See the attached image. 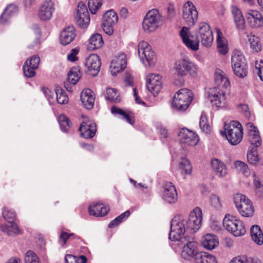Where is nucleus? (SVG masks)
<instances>
[{
  "mask_svg": "<svg viewBox=\"0 0 263 263\" xmlns=\"http://www.w3.org/2000/svg\"><path fill=\"white\" fill-rule=\"evenodd\" d=\"M55 4L52 0H45L40 5L37 15L39 18L43 21L51 19L55 11Z\"/></svg>",
  "mask_w": 263,
  "mask_h": 263,
  "instance_id": "obj_13",
  "label": "nucleus"
},
{
  "mask_svg": "<svg viewBox=\"0 0 263 263\" xmlns=\"http://www.w3.org/2000/svg\"><path fill=\"white\" fill-rule=\"evenodd\" d=\"M18 12V8L13 4L8 5L0 17V23H7L10 18L15 15Z\"/></svg>",
  "mask_w": 263,
  "mask_h": 263,
  "instance_id": "obj_31",
  "label": "nucleus"
},
{
  "mask_svg": "<svg viewBox=\"0 0 263 263\" xmlns=\"http://www.w3.org/2000/svg\"><path fill=\"white\" fill-rule=\"evenodd\" d=\"M28 62H25L23 66L24 76L27 78H32L35 74V68H33L28 65Z\"/></svg>",
  "mask_w": 263,
  "mask_h": 263,
  "instance_id": "obj_52",
  "label": "nucleus"
},
{
  "mask_svg": "<svg viewBox=\"0 0 263 263\" xmlns=\"http://www.w3.org/2000/svg\"><path fill=\"white\" fill-rule=\"evenodd\" d=\"M76 20L77 24L81 28H86L90 22L89 14L84 3L81 2L77 7Z\"/></svg>",
  "mask_w": 263,
  "mask_h": 263,
  "instance_id": "obj_17",
  "label": "nucleus"
},
{
  "mask_svg": "<svg viewBox=\"0 0 263 263\" xmlns=\"http://www.w3.org/2000/svg\"><path fill=\"white\" fill-rule=\"evenodd\" d=\"M247 20L250 26L254 28L263 26V16L256 10H250L246 14Z\"/></svg>",
  "mask_w": 263,
  "mask_h": 263,
  "instance_id": "obj_21",
  "label": "nucleus"
},
{
  "mask_svg": "<svg viewBox=\"0 0 263 263\" xmlns=\"http://www.w3.org/2000/svg\"><path fill=\"white\" fill-rule=\"evenodd\" d=\"M75 37L74 28L73 26H68L61 32L60 41L62 44L67 45L70 43Z\"/></svg>",
  "mask_w": 263,
  "mask_h": 263,
  "instance_id": "obj_27",
  "label": "nucleus"
},
{
  "mask_svg": "<svg viewBox=\"0 0 263 263\" xmlns=\"http://www.w3.org/2000/svg\"><path fill=\"white\" fill-rule=\"evenodd\" d=\"M118 21V17L114 10L107 11L103 15V24L115 25Z\"/></svg>",
  "mask_w": 263,
  "mask_h": 263,
  "instance_id": "obj_39",
  "label": "nucleus"
},
{
  "mask_svg": "<svg viewBox=\"0 0 263 263\" xmlns=\"http://www.w3.org/2000/svg\"><path fill=\"white\" fill-rule=\"evenodd\" d=\"M186 229L195 233L201 227L202 211L198 208H195L190 214L187 219H185Z\"/></svg>",
  "mask_w": 263,
  "mask_h": 263,
  "instance_id": "obj_12",
  "label": "nucleus"
},
{
  "mask_svg": "<svg viewBox=\"0 0 263 263\" xmlns=\"http://www.w3.org/2000/svg\"><path fill=\"white\" fill-rule=\"evenodd\" d=\"M250 234L252 240L256 243L258 245L263 244V233L258 226H252L250 229Z\"/></svg>",
  "mask_w": 263,
  "mask_h": 263,
  "instance_id": "obj_33",
  "label": "nucleus"
},
{
  "mask_svg": "<svg viewBox=\"0 0 263 263\" xmlns=\"http://www.w3.org/2000/svg\"><path fill=\"white\" fill-rule=\"evenodd\" d=\"M235 166L237 171L241 173L244 176L248 177L250 174V171L247 164L240 161L235 162Z\"/></svg>",
  "mask_w": 263,
  "mask_h": 263,
  "instance_id": "obj_46",
  "label": "nucleus"
},
{
  "mask_svg": "<svg viewBox=\"0 0 263 263\" xmlns=\"http://www.w3.org/2000/svg\"><path fill=\"white\" fill-rule=\"evenodd\" d=\"M103 44L104 42L101 35L96 33L93 34L89 39L88 48L90 50H95L101 47Z\"/></svg>",
  "mask_w": 263,
  "mask_h": 263,
  "instance_id": "obj_38",
  "label": "nucleus"
},
{
  "mask_svg": "<svg viewBox=\"0 0 263 263\" xmlns=\"http://www.w3.org/2000/svg\"><path fill=\"white\" fill-rule=\"evenodd\" d=\"M133 90L134 96L135 97V100L136 102L139 104H141V105H145V103L138 96L136 88H133Z\"/></svg>",
  "mask_w": 263,
  "mask_h": 263,
  "instance_id": "obj_63",
  "label": "nucleus"
},
{
  "mask_svg": "<svg viewBox=\"0 0 263 263\" xmlns=\"http://www.w3.org/2000/svg\"><path fill=\"white\" fill-rule=\"evenodd\" d=\"M224 133L229 142L236 145L242 140L243 128L241 124L237 121H232L224 125Z\"/></svg>",
  "mask_w": 263,
  "mask_h": 263,
  "instance_id": "obj_5",
  "label": "nucleus"
},
{
  "mask_svg": "<svg viewBox=\"0 0 263 263\" xmlns=\"http://www.w3.org/2000/svg\"><path fill=\"white\" fill-rule=\"evenodd\" d=\"M105 96V99L110 102L118 103L121 101L120 93L115 88H106Z\"/></svg>",
  "mask_w": 263,
  "mask_h": 263,
  "instance_id": "obj_36",
  "label": "nucleus"
},
{
  "mask_svg": "<svg viewBox=\"0 0 263 263\" xmlns=\"http://www.w3.org/2000/svg\"><path fill=\"white\" fill-rule=\"evenodd\" d=\"M114 25H106V24H103V29L105 32L109 35H111L113 32L112 27Z\"/></svg>",
  "mask_w": 263,
  "mask_h": 263,
  "instance_id": "obj_64",
  "label": "nucleus"
},
{
  "mask_svg": "<svg viewBox=\"0 0 263 263\" xmlns=\"http://www.w3.org/2000/svg\"><path fill=\"white\" fill-rule=\"evenodd\" d=\"M173 68L175 73L181 77H184L187 74L192 77H195L197 76L198 70L197 66L186 58L177 60Z\"/></svg>",
  "mask_w": 263,
  "mask_h": 263,
  "instance_id": "obj_4",
  "label": "nucleus"
},
{
  "mask_svg": "<svg viewBox=\"0 0 263 263\" xmlns=\"http://www.w3.org/2000/svg\"><path fill=\"white\" fill-rule=\"evenodd\" d=\"M96 130V124L91 122H83L79 127L81 135L86 139L92 138L95 136Z\"/></svg>",
  "mask_w": 263,
  "mask_h": 263,
  "instance_id": "obj_23",
  "label": "nucleus"
},
{
  "mask_svg": "<svg viewBox=\"0 0 263 263\" xmlns=\"http://www.w3.org/2000/svg\"><path fill=\"white\" fill-rule=\"evenodd\" d=\"M234 199L235 205L242 216L249 217L253 216L254 207L250 200L245 195L237 194Z\"/></svg>",
  "mask_w": 263,
  "mask_h": 263,
  "instance_id": "obj_10",
  "label": "nucleus"
},
{
  "mask_svg": "<svg viewBox=\"0 0 263 263\" xmlns=\"http://www.w3.org/2000/svg\"><path fill=\"white\" fill-rule=\"evenodd\" d=\"M212 169L215 175L218 177H224L227 174L226 165L222 161L214 159L211 161Z\"/></svg>",
  "mask_w": 263,
  "mask_h": 263,
  "instance_id": "obj_28",
  "label": "nucleus"
},
{
  "mask_svg": "<svg viewBox=\"0 0 263 263\" xmlns=\"http://www.w3.org/2000/svg\"><path fill=\"white\" fill-rule=\"evenodd\" d=\"M199 126L203 132L206 133H208L210 132L211 127L208 123L206 116L204 112H202L201 115Z\"/></svg>",
  "mask_w": 263,
  "mask_h": 263,
  "instance_id": "obj_49",
  "label": "nucleus"
},
{
  "mask_svg": "<svg viewBox=\"0 0 263 263\" xmlns=\"http://www.w3.org/2000/svg\"><path fill=\"white\" fill-rule=\"evenodd\" d=\"M180 35L186 46L193 51L199 49V41L205 47H210L213 42V35L208 24L202 22L199 25L197 36H194L189 28L183 27L180 31Z\"/></svg>",
  "mask_w": 263,
  "mask_h": 263,
  "instance_id": "obj_1",
  "label": "nucleus"
},
{
  "mask_svg": "<svg viewBox=\"0 0 263 263\" xmlns=\"http://www.w3.org/2000/svg\"><path fill=\"white\" fill-rule=\"evenodd\" d=\"M80 99L83 105L86 109L90 110L93 107L95 95L90 89L83 90L81 93Z\"/></svg>",
  "mask_w": 263,
  "mask_h": 263,
  "instance_id": "obj_24",
  "label": "nucleus"
},
{
  "mask_svg": "<svg viewBox=\"0 0 263 263\" xmlns=\"http://www.w3.org/2000/svg\"><path fill=\"white\" fill-rule=\"evenodd\" d=\"M162 197L163 199L168 203H174L177 201V193L175 185L172 183L170 182L165 183Z\"/></svg>",
  "mask_w": 263,
  "mask_h": 263,
  "instance_id": "obj_20",
  "label": "nucleus"
},
{
  "mask_svg": "<svg viewBox=\"0 0 263 263\" xmlns=\"http://www.w3.org/2000/svg\"><path fill=\"white\" fill-rule=\"evenodd\" d=\"M201 242L205 249L210 250L215 249L219 244L217 237L211 234H207L204 235L202 237Z\"/></svg>",
  "mask_w": 263,
  "mask_h": 263,
  "instance_id": "obj_30",
  "label": "nucleus"
},
{
  "mask_svg": "<svg viewBox=\"0 0 263 263\" xmlns=\"http://www.w3.org/2000/svg\"><path fill=\"white\" fill-rule=\"evenodd\" d=\"M180 142L183 148L185 145L194 146L199 141V137L195 133L186 128H182L178 134Z\"/></svg>",
  "mask_w": 263,
  "mask_h": 263,
  "instance_id": "obj_15",
  "label": "nucleus"
},
{
  "mask_svg": "<svg viewBox=\"0 0 263 263\" xmlns=\"http://www.w3.org/2000/svg\"><path fill=\"white\" fill-rule=\"evenodd\" d=\"M249 130V141L251 144L255 147H258L261 145V140L258 130L252 123L247 125Z\"/></svg>",
  "mask_w": 263,
  "mask_h": 263,
  "instance_id": "obj_25",
  "label": "nucleus"
},
{
  "mask_svg": "<svg viewBox=\"0 0 263 263\" xmlns=\"http://www.w3.org/2000/svg\"><path fill=\"white\" fill-rule=\"evenodd\" d=\"M0 230L8 235H18L21 233L17 224L13 222H9L8 224H0Z\"/></svg>",
  "mask_w": 263,
  "mask_h": 263,
  "instance_id": "obj_32",
  "label": "nucleus"
},
{
  "mask_svg": "<svg viewBox=\"0 0 263 263\" xmlns=\"http://www.w3.org/2000/svg\"><path fill=\"white\" fill-rule=\"evenodd\" d=\"M214 77L215 83L217 86L209 89L206 95L213 105L219 107L224 103L226 89L230 87V83L224 72L220 70L216 71Z\"/></svg>",
  "mask_w": 263,
  "mask_h": 263,
  "instance_id": "obj_2",
  "label": "nucleus"
},
{
  "mask_svg": "<svg viewBox=\"0 0 263 263\" xmlns=\"http://www.w3.org/2000/svg\"><path fill=\"white\" fill-rule=\"evenodd\" d=\"M238 108L239 111L243 114L247 118H249L250 116L249 111V107L247 104H240L238 106Z\"/></svg>",
  "mask_w": 263,
  "mask_h": 263,
  "instance_id": "obj_59",
  "label": "nucleus"
},
{
  "mask_svg": "<svg viewBox=\"0 0 263 263\" xmlns=\"http://www.w3.org/2000/svg\"><path fill=\"white\" fill-rule=\"evenodd\" d=\"M182 242L185 243L181 252V256L185 259L192 258L195 259L197 254L200 252L198 250V244L196 242L190 240L189 238H184Z\"/></svg>",
  "mask_w": 263,
  "mask_h": 263,
  "instance_id": "obj_16",
  "label": "nucleus"
},
{
  "mask_svg": "<svg viewBox=\"0 0 263 263\" xmlns=\"http://www.w3.org/2000/svg\"><path fill=\"white\" fill-rule=\"evenodd\" d=\"M102 0H88V6L91 14L97 13L102 6Z\"/></svg>",
  "mask_w": 263,
  "mask_h": 263,
  "instance_id": "obj_45",
  "label": "nucleus"
},
{
  "mask_svg": "<svg viewBox=\"0 0 263 263\" xmlns=\"http://www.w3.org/2000/svg\"><path fill=\"white\" fill-rule=\"evenodd\" d=\"M161 77L158 74L150 73L146 78V87L154 96L157 95L162 88Z\"/></svg>",
  "mask_w": 263,
  "mask_h": 263,
  "instance_id": "obj_18",
  "label": "nucleus"
},
{
  "mask_svg": "<svg viewBox=\"0 0 263 263\" xmlns=\"http://www.w3.org/2000/svg\"><path fill=\"white\" fill-rule=\"evenodd\" d=\"M58 120L61 130L64 132L69 130L71 124L69 120L65 115H63L59 117Z\"/></svg>",
  "mask_w": 263,
  "mask_h": 263,
  "instance_id": "obj_47",
  "label": "nucleus"
},
{
  "mask_svg": "<svg viewBox=\"0 0 263 263\" xmlns=\"http://www.w3.org/2000/svg\"><path fill=\"white\" fill-rule=\"evenodd\" d=\"M195 263H217L215 256L205 252H200L197 254Z\"/></svg>",
  "mask_w": 263,
  "mask_h": 263,
  "instance_id": "obj_34",
  "label": "nucleus"
},
{
  "mask_svg": "<svg viewBox=\"0 0 263 263\" xmlns=\"http://www.w3.org/2000/svg\"><path fill=\"white\" fill-rule=\"evenodd\" d=\"M223 226L226 230L236 237L243 236L246 233V230L242 222L232 215L225 216L223 219Z\"/></svg>",
  "mask_w": 263,
  "mask_h": 263,
  "instance_id": "obj_9",
  "label": "nucleus"
},
{
  "mask_svg": "<svg viewBox=\"0 0 263 263\" xmlns=\"http://www.w3.org/2000/svg\"><path fill=\"white\" fill-rule=\"evenodd\" d=\"M193 99L192 91L187 88L179 89L174 95L172 106L177 110L183 111L189 107Z\"/></svg>",
  "mask_w": 263,
  "mask_h": 263,
  "instance_id": "obj_3",
  "label": "nucleus"
},
{
  "mask_svg": "<svg viewBox=\"0 0 263 263\" xmlns=\"http://www.w3.org/2000/svg\"><path fill=\"white\" fill-rule=\"evenodd\" d=\"M130 215L129 211L127 210L124 213L121 214L117 218L119 219V222H122L123 221L125 220Z\"/></svg>",
  "mask_w": 263,
  "mask_h": 263,
  "instance_id": "obj_62",
  "label": "nucleus"
},
{
  "mask_svg": "<svg viewBox=\"0 0 263 263\" xmlns=\"http://www.w3.org/2000/svg\"><path fill=\"white\" fill-rule=\"evenodd\" d=\"M248 38L250 48L252 50L255 52L260 51L261 46L260 43L259 39L254 35H248Z\"/></svg>",
  "mask_w": 263,
  "mask_h": 263,
  "instance_id": "obj_42",
  "label": "nucleus"
},
{
  "mask_svg": "<svg viewBox=\"0 0 263 263\" xmlns=\"http://www.w3.org/2000/svg\"><path fill=\"white\" fill-rule=\"evenodd\" d=\"M109 209L102 203H96L89 205L88 211L91 215L97 217H102L106 215Z\"/></svg>",
  "mask_w": 263,
  "mask_h": 263,
  "instance_id": "obj_26",
  "label": "nucleus"
},
{
  "mask_svg": "<svg viewBox=\"0 0 263 263\" xmlns=\"http://www.w3.org/2000/svg\"><path fill=\"white\" fill-rule=\"evenodd\" d=\"M186 229L185 219L180 216L174 217L171 220L169 239L172 241L184 240Z\"/></svg>",
  "mask_w": 263,
  "mask_h": 263,
  "instance_id": "obj_6",
  "label": "nucleus"
},
{
  "mask_svg": "<svg viewBox=\"0 0 263 263\" xmlns=\"http://www.w3.org/2000/svg\"><path fill=\"white\" fill-rule=\"evenodd\" d=\"M126 55L123 53H120L115 57L110 66L111 74L116 76L122 71L126 67Z\"/></svg>",
  "mask_w": 263,
  "mask_h": 263,
  "instance_id": "obj_19",
  "label": "nucleus"
},
{
  "mask_svg": "<svg viewBox=\"0 0 263 263\" xmlns=\"http://www.w3.org/2000/svg\"><path fill=\"white\" fill-rule=\"evenodd\" d=\"M247 259V257L238 256L234 258L230 263H246Z\"/></svg>",
  "mask_w": 263,
  "mask_h": 263,
  "instance_id": "obj_61",
  "label": "nucleus"
},
{
  "mask_svg": "<svg viewBox=\"0 0 263 263\" xmlns=\"http://www.w3.org/2000/svg\"><path fill=\"white\" fill-rule=\"evenodd\" d=\"M124 85L126 86H133V78L129 73H126L124 78Z\"/></svg>",
  "mask_w": 263,
  "mask_h": 263,
  "instance_id": "obj_60",
  "label": "nucleus"
},
{
  "mask_svg": "<svg viewBox=\"0 0 263 263\" xmlns=\"http://www.w3.org/2000/svg\"><path fill=\"white\" fill-rule=\"evenodd\" d=\"M40 61V58L39 55H35L28 58L25 62H28V65L33 68L37 69Z\"/></svg>",
  "mask_w": 263,
  "mask_h": 263,
  "instance_id": "obj_54",
  "label": "nucleus"
},
{
  "mask_svg": "<svg viewBox=\"0 0 263 263\" xmlns=\"http://www.w3.org/2000/svg\"><path fill=\"white\" fill-rule=\"evenodd\" d=\"M3 217L8 222H13L15 219V213L12 210H9L7 208H4L2 213Z\"/></svg>",
  "mask_w": 263,
  "mask_h": 263,
  "instance_id": "obj_51",
  "label": "nucleus"
},
{
  "mask_svg": "<svg viewBox=\"0 0 263 263\" xmlns=\"http://www.w3.org/2000/svg\"><path fill=\"white\" fill-rule=\"evenodd\" d=\"M163 19L158 10L152 9L147 12L143 21V28L147 32L155 31L162 24Z\"/></svg>",
  "mask_w": 263,
  "mask_h": 263,
  "instance_id": "obj_8",
  "label": "nucleus"
},
{
  "mask_svg": "<svg viewBox=\"0 0 263 263\" xmlns=\"http://www.w3.org/2000/svg\"><path fill=\"white\" fill-rule=\"evenodd\" d=\"M179 169L183 175L190 174L192 172V166L190 161L186 158H182L179 163Z\"/></svg>",
  "mask_w": 263,
  "mask_h": 263,
  "instance_id": "obj_41",
  "label": "nucleus"
},
{
  "mask_svg": "<svg viewBox=\"0 0 263 263\" xmlns=\"http://www.w3.org/2000/svg\"><path fill=\"white\" fill-rule=\"evenodd\" d=\"M71 237H73V238L77 237L73 233L68 234L65 232H62L60 236L59 243L62 247H64L67 240Z\"/></svg>",
  "mask_w": 263,
  "mask_h": 263,
  "instance_id": "obj_53",
  "label": "nucleus"
},
{
  "mask_svg": "<svg viewBox=\"0 0 263 263\" xmlns=\"http://www.w3.org/2000/svg\"><path fill=\"white\" fill-rule=\"evenodd\" d=\"M79 52V49L77 48L72 49L69 53L67 55V60L69 61L74 62L78 60L77 55Z\"/></svg>",
  "mask_w": 263,
  "mask_h": 263,
  "instance_id": "obj_58",
  "label": "nucleus"
},
{
  "mask_svg": "<svg viewBox=\"0 0 263 263\" xmlns=\"http://www.w3.org/2000/svg\"><path fill=\"white\" fill-rule=\"evenodd\" d=\"M138 52L140 60L145 64V61L149 66H153L156 62V55L151 46L145 41H141L138 46Z\"/></svg>",
  "mask_w": 263,
  "mask_h": 263,
  "instance_id": "obj_11",
  "label": "nucleus"
},
{
  "mask_svg": "<svg viewBox=\"0 0 263 263\" xmlns=\"http://www.w3.org/2000/svg\"><path fill=\"white\" fill-rule=\"evenodd\" d=\"M57 96V100L60 104H65L68 103V98L65 91L60 87H57L55 90Z\"/></svg>",
  "mask_w": 263,
  "mask_h": 263,
  "instance_id": "obj_43",
  "label": "nucleus"
},
{
  "mask_svg": "<svg viewBox=\"0 0 263 263\" xmlns=\"http://www.w3.org/2000/svg\"><path fill=\"white\" fill-rule=\"evenodd\" d=\"M254 185L256 189V194L259 197L263 198V185L258 180H254Z\"/></svg>",
  "mask_w": 263,
  "mask_h": 263,
  "instance_id": "obj_57",
  "label": "nucleus"
},
{
  "mask_svg": "<svg viewBox=\"0 0 263 263\" xmlns=\"http://www.w3.org/2000/svg\"><path fill=\"white\" fill-rule=\"evenodd\" d=\"M231 11L237 29L244 30L246 27L245 21L240 10L234 6L232 7Z\"/></svg>",
  "mask_w": 263,
  "mask_h": 263,
  "instance_id": "obj_29",
  "label": "nucleus"
},
{
  "mask_svg": "<svg viewBox=\"0 0 263 263\" xmlns=\"http://www.w3.org/2000/svg\"><path fill=\"white\" fill-rule=\"evenodd\" d=\"M25 263H40L37 255L32 251L28 250L25 256Z\"/></svg>",
  "mask_w": 263,
  "mask_h": 263,
  "instance_id": "obj_50",
  "label": "nucleus"
},
{
  "mask_svg": "<svg viewBox=\"0 0 263 263\" xmlns=\"http://www.w3.org/2000/svg\"><path fill=\"white\" fill-rule=\"evenodd\" d=\"M85 65L92 75H96L100 71L101 62L99 57L96 54H91L86 59Z\"/></svg>",
  "mask_w": 263,
  "mask_h": 263,
  "instance_id": "obj_22",
  "label": "nucleus"
},
{
  "mask_svg": "<svg viewBox=\"0 0 263 263\" xmlns=\"http://www.w3.org/2000/svg\"><path fill=\"white\" fill-rule=\"evenodd\" d=\"M210 200L212 206L216 210H219L221 209L222 204L220 201V198L218 196L212 195L210 197Z\"/></svg>",
  "mask_w": 263,
  "mask_h": 263,
  "instance_id": "obj_55",
  "label": "nucleus"
},
{
  "mask_svg": "<svg viewBox=\"0 0 263 263\" xmlns=\"http://www.w3.org/2000/svg\"><path fill=\"white\" fill-rule=\"evenodd\" d=\"M111 112L114 115L117 114L121 115L123 119L126 120L131 125L134 124L135 122L134 117L132 114L129 112L124 111L123 110L116 106H113L111 108Z\"/></svg>",
  "mask_w": 263,
  "mask_h": 263,
  "instance_id": "obj_37",
  "label": "nucleus"
},
{
  "mask_svg": "<svg viewBox=\"0 0 263 263\" xmlns=\"http://www.w3.org/2000/svg\"><path fill=\"white\" fill-rule=\"evenodd\" d=\"M217 44L218 51L220 54L224 55L228 51L227 41L225 39L221 36L222 33L219 29H217Z\"/></svg>",
  "mask_w": 263,
  "mask_h": 263,
  "instance_id": "obj_35",
  "label": "nucleus"
},
{
  "mask_svg": "<svg viewBox=\"0 0 263 263\" xmlns=\"http://www.w3.org/2000/svg\"><path fill=\"white\" fill-rule=\"evenodd\" d=\"M255 72L258 76L260 79L263 81V62L262 61L256 62Z\"/></svg>",
  "mask_w": 263,
  "mask_h": 263,
  "instance_id": "obj_56",
  "label": "nucleus"
},
{
  "mask_svg": "<svg viewBox=\"0 0 263 263\" xmlns=\"http://www.w3.org/2000/svg\"><path fill=\"white\" fill-rule=\"evenodd\" d=\"M247 159L248 162L252 164L256 165L259 162L256 149L252 148L249 150L247 154Z\"/></svg>",
  "mask_w": 263,
  "mask_h": 263,
  "instance_id": "obj_48",
  "label": "nucleus"
},
{
  "mask_svg": "<svg viewBox=\"0 0 263 263\" xmlns=\"http://www.w3.org/2000/svg\"><path fill=\"white\" fill-rule=\"evenodd\" d=\"M81 77L79 70L77 68H71L67 74V81L70 84L75 85Z\"/></svg>",
  "mask_w": 263,
  "mask_h": 263,
  "instance_id": "obj_40",
  "label": "nucleus"
},
{
  "mask_svg": "<svg viewBox=\"0 0 263 263\" xmlns=\"http://www.w3.org/2000/svg\"><path fill=\"white\" fill-rule=\"evenodd\" d=\"M231 64L234 74L240 78H243L248 74V66L245 57L238 50L233 51L231 57Z\"/></svg>",
  "mask_w": 263,
  "mask_h": 263,
  "instance_id": "obj_7",
  "label": "nucleus"
},
{
  "mask_svg": "<svg viewBox=\"0 0 263 263\" xmlns=\"http://www.w3.org/2000/svg\"><path fill=\"white\" fill-rule=\"evenodd\" d=\"M65 260L66 263H86L87 258L83 255H81L79 257L67 254L65 256Z\"/></svg>",
  "mask_w": 263,
  "mask_h": 263,
  "instance_id": "obj_44",
  "label": "nucleus"
},
{
  "mask_svg": "<svg viewBox=\"0 0 263 263\" xmlns=\"http://www.w3.org/2000/svg\"><path fill=\"white\" fill-rule=\"evenodd\" d=\"M183 18L189 26H193L198 18V12L191 2H186L183 7Z\"/></svg>",
  "mask_w": 263,
  "mask_h": 263,
  "instance_id": "obj_14",
  "label": "nucleus"
}]
</instances>
